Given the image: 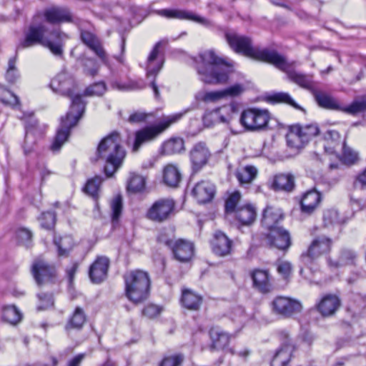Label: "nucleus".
Instances as JSON below:
<instances>
[{
	"label": "nucleus",
	"instance_id": "nucleus-1",
	"mask_svg": "<svg viewBox=\"0 0 366 366\" xmlns=\"http://www.w3.org/2000/svg\"><path fill=\"white\" fill-rule=\"evenodd\" d=\"M51 89L59 94L71 99V104L65 117L61 118V124L50 146V150L56 154L67 141L71 129L74 127L83 116L86 102L79 94H74L77 84L71 74L62 71L58 74L50 83Z\"/></svg>",
	"mask_w": 366,
	"mask_h": 366
},
{
	"label": "nucleus",
	"instance_id": "nucleus-2",
	"mask_svg": "<svg viewBox=\"0 0 366 366\" xmlns=\"http://www.w3.org/2000/svg\"><path fill=\"white\" fill-rule=\"evenodd\" d=\"M193 60L199 79L204 84H225L233 72L234 62L212 49L200 52Z\"/></svg>",
	"mask_w": 366,
	"mask_h": 366
},
{
	"label": "nucleus",
	"instance_id": "nucleus-3",
	"mask_svg": "<svg viewBox=\"0 0 366 366\" xmlns=\"http://www.w3.org/2000/svg\"><path fill=\"white\" fill-rule=\"evenodd\" d=\"M69 36L60 29L49 30L44 24L30 25L24 33V39L17 46L16 49L32 47L40 44L47 48L53 55L62 57L64 43Z\"/></svg>",
	"mask_w": 366,
	"mask_h": 366
},
{
	"label": "nucleus",
	"instance_id": "nucleus-4",
	"mask_svg": "<svg viewBox=\"0 0 366 366\" xmlns=\"http://www.w3.org/2000/svg\"><path fill=\"white\" fill-rule=\"evenodd\" d=\"M125 156L121 137L118 132H113L99 143L95 160L104 161V174L107 177H111L122 167Z\"/></svg>",
	"mask_w": 366,
	"mask_h": 366
},
{
	"label": "nucleus",
	"instance_id": "nucleus-5",
	"mask_svg": "<svg viewBox=\"0 0 366 366\" xmlns=\"http://www.w3.org/2000/svg\"><path fill=\"white\" fill-rule=\"evenodd\" d=\"M224 36L229 47L234 52L259 61L269 64L277 51L274 49H261L258 46H253L250 37L241 35L233 31L225 32Z\"/></svg>",
	"mask_w": 366,
	"mask_h": 366
},
{
	"label": "nucleus",
	"instance_id": "nucleus-6",
	"mask_svg": "<svg viewBox=\"0 0 366 366\" xmlns=\"http://www.w3.org/2000/svg\"><path fill=\"white\" fill-rule=\"evenodd\" d=\"M125 296L132 302L139 304L149 297L150 278L147 272L140 270H132L124 274Z\"/></svg>",
	"mask_w": 366,
	"mask_h": 366
},
{
	"label": "nucleus",
	"instance_id": "nucleus-7",
	"mask_svg": "<svg viewBox=\"0 0 366 366\" xmlns=\"http://www.w3.org/2000/svg\"><path fill=\"white\" fill-rule=\"evenodd\" d=\"M188 110L162 117V119L154 125L147 126L135 133L133 151L137 152L144 143L155 139L160 134L168 129L172 124L179 122Z\"/></svg>",
	"mask_w": 366,
	"mask_h": 366
},
{
	"label": "nucleus",
	"instance_id": "nucleus-8",
	"mask_svg": "<svg viewBox=\"0 0 366 366\" xmlns=\"http://www.w3.org/2000/svg\"><path fill=\"white\" fill-rule=\"evenodd\" d=\"M269 64L282 71L285 72L290 81L301 87L308 89L312 88V76L295 71V68L297 65V61H289L285 56L276 51Z\"/></svg>",
	"mask_w": 366,
	"mask_h": 366
},
{
	"label": "nucleus",
	"instance_id": "nucleus-9",
	"mask_svg": "<svg viewBox=\"0 0 366 366\" xmlns=\"http://www.w3.org/2000/svg\"><path fill=\"white\" fill-rule=\"evenodd\" d=\"M332 239L325 236L315 238L307 251L302 252L300 256V262L302 266L307 267L312 273L318 270L317 260L323 254L327 253L331 249Z\"/></svg>",
	"mask_w": 366,
	"mask_h": 366
},
{
	"label": "nucleus",
	"instance_id": "nucleus-10",
	"mask_svg": "<svg viewBox=\"0 0 366 366\" xmlns=\"http://www.w3.org/2000/svg\"><path fill=\"white\" fill-rule=\"evenodd\" d=\"M166 43L167 41L163 40L157 42L150 51L147 61L146 76L147 80L150 81L149 86L153 90L154 98L157 100L160 99V93L155 79L164 64L163 59L159 58V49Z\"/></svg>",
	"mask_w": 366,
	"mask_h": 366
},
{
	"label": "nucleus",
	"instance_id": "nucleus-11",
	"mask_svg": "<svg viewBox=\"0 0 366 366\" xmlns=\"http://www.w3.org/2000/svg\"><path fill=\"white\" fill-rule=\"evenodd\" d=\"M269 113L267 109L257 108L244 110L240 116L241 125L248 131H259L267 127Z\"/></svg>",
	"mask_w": 366,
	"mask_h": 366
},
{
	"label": "nucleus",
	"instance_id": "nucleus-12",
	"mask_svg": "<svg viewBox=\"0 0 366 366\" xmlns=\"http://www.w3.org/2000/svg\"><path fill=\"white\" fill-rule=\"evenodd\" d=\"M158 242L168 247L172 252L175 259L180 262H188L194 256V246L192 242L184 240H173L168 239L165 235L161 234L158 237Z\"/></svg>",
	"mask_w": 366,
	"mask_h": 366
},
{
	"label": "nucleus",
	"instance_id": "nucleus-13",
	"mask_svg": "<svg viewBox=\"0 0 366 366\" xmlns=\"http://www.w3.org/2000/svg\"><path fill=\"white\" fill-rule=\"evenodd\" d=\"M175 202L170 198H162L155 201L148 209L146 217L155 222H163L174 214Z\"/></svg>",
	"mask_w": 366,
	"mask_h": 366
},
{
	"label": "nucleus",
	"instance_id": "nucleus-14",
	"mask_svg": "<svg viewBox=\"0 0 366 366\" xmlns=\"http://www.w3.org/2000/svg\"><path fill=\"white\" fill-rule=\"evenodd\" d=\"M239 104L232 102L229 105L207 112L203 117L204 125L209 127L217 122L229 123L237 114Z\"/></svg>",
	"mask_w": 366,
	"mask_h": 366
},
{
	"label": "nucleus",
	"instance_id": "nucleus-15",
	"mask_svg": "<svg viewBox=\"0 0 366 366\" xmlns=\"http://www.w3.org/2000/svg\"><path fill=\"white\" fill-rule=\"evenodd\" d=\"M279 339L281 341L280 347L277 350L271 361V366H286L295 350V345L290 339L289 334L285 330L278 332Z\"/></svg>",
	"mask_w": 366,
	"mask_h": 366
},
{
	"label": "nucleus",
	"instance_id": "nucleus-16",
	"mask_svg": "<svg viewBox=\"0 0 366 366\" xmlns=\"http://www.w3.org/2000/svg\"><path fill=\"white\" fill-rule=\"evenodd\" d=\"M156 13L158 15L167 19L189 20L198 23L207 28H212L214 26V24L211 20L201 16L189 10L164 9L157 10Z\"/></svg>",
	"mask_w": 366,
	"mask_h": 366
},
{
	"label": "nucleus",
	"instance_id": "nucleus-17",
	"mask_svg": "<svg viewBox=\"0 0 366 366\" xmlns=\"http://www.w3.org/2000/svg\"><path fill=\"white\" fill-rule=\"evenodd\" d=\"M272 305L273 311L283 317H290L302 310V305L298 300L285 296L275 297Z\"/></svg>",
	"mask_w": 366,
	"mask_h": 366
},
{
	"label": "nucleus",
	"instance_id": "nucleus-18",
	"mask_svg": "<svg viewBox=\"0 0 366 366\" xmlns=\"http://www.w3.org/2000/svg\"><path fill=\"white\" fill-rule=\"evenodd\" d=\"M265 239L269 247L282 251L287 250L292 244L289 231L281 226L269 230L265 234Z\"/></svg>",
	"mask_w": 366,
	"mask_h": 366
},
{
	"label": "nucleus",
	"instance_id": "nucleus-19",
	"mask_svg": "<svg viewBox=\"0 0 366 366\" xmlns=\"http://www.w3.org/2000/svg\"><path fill=\"white\" fill-rule=\"evenodd\" d=\"M268 187L276 192H292L296 187L295 177L290 172H280L268 180Z\"/></svg>",
	"mask_w": 366,
	"mask_h": 366
},
{
	"label": "nucleus",
	"instance_id": "nucleus-20",
	"mask_svg": "<svg viewBox=\"0 0 366 366\" xmlns=\"http://www.w3.org/2000/svg\"><path fill=\"white\" fill-rule=\"evenodd\" d=\"M252 286L259 292L267 294L273 290L272 277L268 269H254L249 272Z\"/></svg>",
	"mask_w": 366,
	"mask_h": 366
},
{
	"label": "nucleus",
	"instance_id": "nucleus-21",
	"mask_svg": "<svg viewBox=\"0 0 366 366\" xmlns=\"http://www.w3.org/2000/svg\"><path fill=\"white\" fill-rule=\"evenodd\" d=\"M31 272L39 286L52 282L56 276L54 266L47 264L41 259H36L31 267Z\"/></svg>",
	"mask_w": 366,
	"mask_h": 366
},
{
	"label": "nucleus",
	"instance_id": "nucleus-22",
	"mask_svg": "<svg viewBox=\"0 0 366 366\" xmlns=\"http://www.w3.org/2000/svg\"><path fill=\"white\" fill-rule=\"evenodd\" d=\"M210 155L204 143L199 142L194 145L189 153L192 172L196 173L202 169L207 164Z\"/></svg>",
	"mask_w": 366,
	"mask_h": 366
},
{
	"label": "nucleus",
	"instance_id": "nucleus-23",
	"mask_svg": "<svg viewBox=\"0 0 366 366\" xmlns=\"http://www.w3.org/2000/svg\"><path fill=\"white\" fill-rule=\"evenodd\" d=\"M340 305L341 301L338 296L327 294L322 296L315 307L323 317H328L335 314Z\"/></svg>",
	"mask_w": 366,
	"mask_h": 366
},
{
	"label": "nucleus",
	"instance_id": "nucleus-24",
	"mask_svg": "<svg viewBox=\"0 0 366 366\" xmlns=\"http://www.w3.org/2000/svg\"><path fill=\"white\" fill-rule=\"evenodd\" d=\"M109 259L106 257H98L90 266L89 275L92 282L99 284L107 276Z\"/></svg>",
	"mask_w": 366,
	"mask_h": 366
},
{
	"label": "nucleus",
	"instance_id": "nucleus-25",
	"mask_svg": "<svg viewBox=\"0 0 366 366\" xmlns=\"http://www.w3.org/2000/svg\"><path fill=\"white\" fill-rule=\"evenodd\" d=\"M215 194V186L208 181H201L195 184L192 190V196L199 204L210 202Z\"/></svg>",
	"mask_w": 366,
	"mask_h": 366
},
{
	"label": "nucleus",
	"instance_id": "nucleus-26",
	"mask_svg": "<svg viewBox=\"0 0 366 366\" xmlns=\"http://www.w3.org/2000/svg\"><path fill=\"white\" fill-rule=\"evenodd\" d=\"M44 17L46 22L51 24L71 22L72 21L71 14L65 7L53 6L48 8L44 11Z\"/></svg>",
	"mask_w": 366,
	"mask_h": 366
},
{
	"label": "nucleus",
	"instance_id": "nucleus-27",
	"mask_svg": "<svg viewBox=\"0 0 366 366\" xmlns=\"http://www.w3.org/2000/svg\"><path fill=\"white\" fill-rule=\"evenodd\" d=\"M212 248L213 252L218 256L228 255L232 251V241L224 233L217 231L214 234Z\"/></svg>",
	"mask_w": 366,
	"mask_h": 366
},
{
	"label": "nucleus",
	"instance_id": "nucleus-28",
	"mask_svg": "<svg viewBox=\"0 0 366 366\" xmlns=\"http://www.w3.org/2000/svg\"><path fill=\"white\" fill-rule=\"evenodd\" d=\"M322 199L321 193L315 188L307 191L300 200V208L302 213L310 214L317 208Z\"/></svg>",
	"mask_w": 366,
	"mask_h": 366
},
{
	"label": "nucleus",
	"instance_id": "nucleus-29",
	"mask_svg": "<svg viewBox=\"0 0 366 366\" xmlns=\"http://www.w3.org/2000/svg\"><path fill=\"white\" fill-rule=\"evenodd\" d=\"M317 104L322 108L341 112L342 104L332 95L317 89L312 91Z\"/></svg>",
	"mask_w": 366,
	"mask_h": 366
},
{
	"label": "nucleus",
	"instance_id": "nucleus-30",
	"mask_svg": "<svg viewBox=\"0 0 366 366\" xmlns=\"http://www.w3.org/2000/svg\"><path fill=\"white\" fill-rule=\"evenodd\" d=\"M81 39L97 56H98L104 62L107 61V54L102 47L99 39L93 33L89 31H81Z\"/></svg>",
	"mask_w": 366,
	"mask_h": 366
},
{
	"label": "nucleus",
	"instance_id": "nucleus-31",
	"mask_svg": "<svg viewBox=\"0 0 366 366\" xmlns=\"http://www.w3.org/2000/svg\"><path fill=\"white\" fill-rule=\"evenodd\" d=\"M283 218V214L280 209L267 207L262 213V224L269 231L276 227H280V222Z\"/></svg>",
	"mask_w": 366,
	"mask_h": 366
},
{
	"label": "nucleus",
	"instance_id": "nucleus-32",
	"mask_svg": "<svg viewBox=\"0 0 366 366\" xmlns=\"http://www.w3.org/2000/svg\"><path fill=\"white\" fill-rule=\"evenodd\" d=\"M209 334L212 342L210 345L212 350H223L229 344V336L221 328L213 327L209 330Z\"/></svg>",
	"mask_w": 366,
	"mask_h": 366
},
{
	"label": "nucleus",
	"instance_id": "nucleus-33",
	"mask_svg": "<svg viewBox=\"0 0 366 366\" xmlns=\"http://www.w3.org/2000/svg\"><path fill=\"white\" fill-rule=\"evenodd\" d=\"M235 219L244 226L251 225L256 218V209L250 204L238 207L234 212Z\"/></svg>",
	"mask_w": 366,
	"mask_h": 366
},
{
	"label": "nucleus",
	"instance_id": "nucleus-34",
	"mask_svg": "<svg viewBox=\"0 0 366 366\" xmlns=\"http://www.w3.org/2000/svg\"><path fill=\"white\" fill-rule=\"evenodd\" d=\"M182 305L190 310H198L202 303V297L189 289H184L182 292Z\"/></svg>",
	"mask_w": 366,
	"mask_h": 366
},
{
	"label": "nucleus",
	"instance_id": "nucleus-35",
	"mask_svg": "<svg viewBox=\"0 0 366 366\" xmlns=\"http://www.w3.org/2000/svg\"><path fill=\"white\" fill-rule=\"evenodd\" d=\"M37 121L31 118L25 123V138L23 145L24 152L26 155L29 154L34 149V141L33 140L36 132Z\"/></svg>",
	"mask_w": 366,
	"mask_h": 366
},
{
	"label": "nucleus",
	"instance_id": "nucleus-36",
	"mask_svg": "<svg viewBox=\"0 0 366 366\" xmlns=\"http://www.w3.org/2000/svg\"><path fill=\"white\" fill-rule=\"evenodd\" d=\"M301 133L300 125H292L286 135L287 144L290 148L300 149L307 143Z\"/></svg>",
	"mask_w": 366,
	"mask_h": 366
},
{
	"label": "nucleus",
	"instance_id": "nucleus-37",
	"mask_svg": "<svg viewBox=\"0 0 366 366\" xmlns=\"http://www.w3.org/2000/svg\"><path fill=\"white\" fill-rule=\"evenodd\" d=\"M257 169L252 165L239 167L235 170V177L240 185L250 184L257 175Z\"/></svg>",
	"mask_w": 366,
	"mask_h": 366
},
{
	"label": "nucleus",
	"instance_id": "nucleus-38",
	"mask_svg": "<svg viewBox=\"0 0 366 366\" xmlns=\"http://www.w3.org/2000/svg\"><path fill=\"white\" fill-rule=\"evenodd\" d=\"M86 320V316L84 310L80 307H76L72 315L69 318L65 326L66 330H81Z\"/></svg>",
	"mask_w": 366,
	"mask_h": 366
},
{
	"label": "nucleus",
	"instance_id": "nucleus-39",
	"mask_svg": "<svg viewBox=\"0 0 366 366\" xmlns=\"http://www.w3.org/2000/svg\"><path fill=\"white\" fill-rule=\"evenodd\" d=\"M146 186V178L135 172H130L127 180V189L129 192L137 194L142 192Z\"/></svg>",
	"mask_w": 366,
	"mask_h": 366
},
{
	"label": "nucleus",
	"instance_id": "nucleus-40",
	"mask_svg": "<svg viewBox=\"0 0 366 366\" xmlns=\"http://www.w3.org/2000/svg\"><path fill=\"white\" fill-rule=\"evenodd\" d=\"M181 179V173L176 166L168 164L164 167L163 180L165 184L171 187H176L180 182Z\"/></svg>",
	"mask_w": 366,
	"mask_h": 366
},
{
	"label": "nucleus",
	"instance_id": "nucleus-41",
	"mask_svg": "<svg viewBox=\"0 0 366 366\" xmlns=\"http://www.w3.org/2000/svg\"><path fill=\"white\" fill-rule=\"evenodd\" d=\"M184 141L182 138L174 137L164 142L160 149L164 155H170L181 152L184 150Z\"/></svg>",
	"mask_w": 366,
	"mask_h": 366
},
{
	"label": "nucleus",
	"instance_id": "nucleus-42",
	"mask_svg": "<svg viewBox=\"0 0 366 366\" xmlns=\"http://www.w3.org/2000/svg\"><path fill=\"white\" fill-rule=\"evenodd\" d=\"M54 244L57 248L59 257H67L73 248L74 240L70 235L59 237H54Z\"/></svg>",
	"mask_w": 366,
	"mask_h": 366
},
{
	"label": "nucleus",
	"instance_id": "nucleus-43",
	"mask_svg": "<svg viewBox=\"0 0 366 366\" xmlns=\"http://www.w3.org/2000/svg\"><path fill=\"white\" fill-rule=\"evenodd\" d=\"M266 100L272 104L284 103L292 106L295 109H302V107L298 105L287 92H275L268 94L266 97Z\"/></svg>",
	"mask_w": 366,
	"mask_h": 366
},
{
	"label": "nucleus",
	"instance_id": "nucleus-44",
	"mask_svg": "<svg viewBox=\"0 0 366 366\" xmlns=\"http://www.w3.org/2000/svg\"><path fill=\"white\" fill-rule=\"evenodd\" d=\"M22 315L15 305H6L2 307V318L5 322L16 325L21 320Z\"/></svg>",
	"mask_w": 366,
	"mask_h": 366
},
{
	"label": "nucleus",
	"instance_id": "nucleus-45",
	"mask_svg": "<svg viewBox=\"0 0 366 366\" xmlns=\"http://www.w3.org/2000/svg\"><path fill=\"white\" fill-rule=\"evenodd\" d=\"M110 86L114 89L119 91H130L136 89H142L145 87L143 81H129L127 83H123L119 80H112L110 82Z\"/></svg>",
	"mask_w": 366,
	"mask_h": 366
},
{
	"label": "nucleus",
	"instance_id": "nucleus-46",
	"mask_svg": "<svg viewBox=\"0 0 366 366\" xmlns=\"http://www.w3.org/2000/svg\"><path fill=\"white\" fill-rule=\"evenodd\" d=\"M365 110L366 96H364L360 99L353 101L349 106H344L342 104L341 112L352 115H356L357 114L365 112Z\"/></svg>",
	"mask_w": 366,
	"mask_h": 366
},
{
	"label": "nucleus",
	"instance_id": "nucleus-47",
	"mask_svg": "<svg viewBox=\"0 0 366 366\" xmlns=\"http://www.w3.org/2000/svg\"><path fill=\"white\" fill-rule=\"evenodd\" d=\"M112 214V222L113 224H117L122 216L123 209V200L121 195L114 197L110 203Z\"/></svg>",
	"mask_w": 366,
	"mask_h": 366
},
{
	"label": "nucleus",
	"instance_id": "nucleus-48",
	"mask_svg": "<svg viewBox=\"0 0 366 366\" xmlns=\"http://www.w3.org/2000/svg\"><path fill=\"white\" fill-rule=\"evenodd\" d=\"M195 98L199 102L205 103L217 102L223 99L222 90L204 92L199 91L195 94Z\"/></svg>",
	"mask_w": 366,
	"mask_h": 366
},
{
	"label": "nucleus",
	"instance_id": "nucleus-49",
	"mask_svg": "<svg viewBox=\"0 0 366 366\" xmlns=\"http://www.w3.org/2000/svg\"><path fill=\"white\" fill-rule=\"evenodd\" d=\"M17 56L16 54L10 58L8 62V67L5 73V78L9 83L14 84L20 77L17 67L16 66Z\"/></svg>",
	"mask_w": 366,
	"mask_h": 366
},
{
	"label": "nucleus",
	"instance_id": "nucleus-50",
	"mask_svg": "<svg viewBox=\"0 0 366 366\" xmlns=\"http://www.w3.org/2000/svg\"><path fill=\"white\" fill-rule=\"evenodd\" d=\"M107 91V86L104 81L94 83L87 86L82 94L84 97L102 96Z\"/></svg>",
	"mask_w": 366,
	"mask_h": 366
},
{
	"label": "nucleus",
	"instance_id": "nucleus-51",
	"mask_svg": "<svg viewBox=\"0 0 366 366\" xmlns=\"http://www.w3.org/2000/svg\"><path fill=\"white\" fill-rule=\"evenodd\" d=\"M277 273L283 280L289 281L292 277L293 267L291 262L285 260H277L275 263Z\"/></svg>",
	"mask_w": 366,
	"mask_h": 366
},
{
	"label": "nucleus",
	"instance_id": "nucleus-52",
	"mask_svg": "<svg viewBox=\"0 0 366 366\" xmlns=\"http://www.w3.org/2000/svg\"><path fill=\"white\" fill-rule=\"evenodd\" d=\"M102 182V179L99 177H96L87 181L84 191L94 199L98 197V192Z\"/></svg>",
	"mask_w": 366,
	"mask_h": 366
},
{
	"label": "nucleus",
	"instance_id": "nucleus-53",
	"mask_svg": "<svg viewBox=\"0 0 366 366\" xmlns=\"http://www.w3.org/2000/svg\"><path fill=\"white\" fill-rule=\"evenodd\" d=\"M245 91V87L242 84H235L222 89L223 99L230 97L235 98L241 96Z\"/></svg>",
	"mask_w": 366,
	"mask_h": 366
},
{
	"label": "nucleus",
	"instance_id": "nucleus-54",
	"mask_svg": "<svg viewBox=\"0 0 366 366\" xmlns=\"http://www.w3.org/2000/svg\"><path fill=\"white\" fill-rule=\"evenodd\" d=\"M241 199V194L239 191L232 192L225 202V212L227 213L234 212L237 209V204Z\"/></svg>",
	"mask_w": 366,
	"mask_h": 366
},
{
	"label": "nucleus",
	"instance_id": "nucleus-55",
	"mask_svg": "<svg viewBox=\"0 0 366 366\" xmlns=\"http://www.w3.org/2000/svg\"><path fill=\"white\" fill-rule=\"evenodd\" d=\"M357 159L358 153L350 147L344 144L342 149V160L345 164H355Z\"/></svg>",
	"mask_w": 366,
	"mask_h": 366
},
{
	"label": "nucleus",
	"instance_id": "nucleus-56",
	"mask_svg": "<svg viewBox=\"0 0 366 366\" xmlns=\"http://www.w3.org/2000/svg\"><path fill=\"white\" fill-rule=\"evenodd\" d=\"M39 220L41 227L46 229H51L55 224L56 214L53 212H43Z\"/></svg>",
	"mask_w": 366,
	"mask_h": 366
},
{
	"label": "nucleus",
	"instance_id": "nucleus-57",
	"mask_svg": "<svg viewBox=\"0 0 366 366\" xmlns=\"http://www.w3.org/2000/svg\"><path fill=\"white\" fill-rule=\"evenodd\" d=\"M184 360V355L175 354L164 357L159 362V366H180Z\"/></svg>",
	"mask_w": 366,
	"mask_h": 366
},
{
	"label": "nucleus",
	"instance_id": "nucleus-58",
	"mask_svg": "<svg viewBox=\"0 0 366 366\" xmlns=\"http://www.w3.org/2000/svg\"><path fill=\"white\" fill-rule=\"evenodd\" d=\"M339 222V213L336 209H327L324 212L323 222L325 227L333 225Z\"/></svg>",
	"mask_w": 366,
	"mask_h": 366
},
{
	"label": "nucleus",
	"instance_id": "nucleus-59",
	"mask_svg": "<svg viewBox=\"0 0 366 366\" xmlns=\"http://www.w3.org/2000/svg\"><path fill=\"white\" fill-rule=\"evenodd\" d=\"M16 237L19 242L26 247L30 246L31 242L32 233L26 228H19L16 231Z\"/></svg>",
	"mask_w": 366,
	"mask_h": 366
},
{
	"label": "nucleus",
	"instance_id": "nucleus-60",
	"mask_svg": "<svg viewBox=\"0 0 366 366\" xmlns=\"http://www.w3.org/2000/svg\"><path fill=\"white\" fill-rule=\"evenodd\" d=\"M301 133L303 136L304 139L307 142L311 137H315L319 134V128L317 124H307L305 127H301Z\"/></svg>",
	"mask_w": 366,
	"mask_h": 366
},
{
	"label": "nucleus",
	"instance_id": "nucleus-61",
	"mask_svg": "<svg viewBox=\"0 0 366 366\" xmlns=\"http://www.w3.org/2000/svg\"><path fill=\"white\" fill-rule=\"evenodd\" d=\"M162 312V308L157 305L149 304L142 310V315L148 318H154L158 316Z\"/></svg>",
	"mask_w": 366,
	"mask_h": 366
},
{
	"label": "nucleus",
	"instance_id": "nucleus-62",
	"mask_svg": "<svg viewBox=\"0 0 366 366\" xmlns=\"http://www.w3.org/2000/svg\"><path fill=\"white\" fill-rule=\"evenodd\" d=\"M231 318L233 321L242 323L247 319L244 309L242 306H237L232 309Z\"/></svg>",
	"mask_w": 366,
	"mask_h": 366
},
{
	"label": "nucleus",
	"instance_id": "nucleus-63",
	"mask_svg": "<svg viewBox=\"0 0 366 366\" xmlns=\"http://www.w3.org/2000/svg\"><path fill=\"white\" fill-rule=\"evenodd\" d=\"M149 114L143 112H134L131 114L127 121L131 124L142 123L147 121Z\"/></svg>",
	"mask_w": 366,
	"mask_h": 366
},
{
	"label": "nucleus",
	"instance_id": "nucleus-64",
	"mask_svg": "<svg viewBox=\"0 0 366 366\" xmlns=\"http://www.w3.org/2000/svg\"><path fill=\"white\" fill-rule=\"evenodd\" d=\"M353 185L356 189H366V169L355 177Z\"/></svg>",
	"mask_w": 366,
	"mask_h": 366
}]
</instances>
